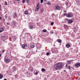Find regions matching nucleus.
I'll list each match as a JSON object with an SVG mask.
<instances>
[{
  "label": "nucleus",
  "instance_id": "nucleus-34",
  "mask_svg": "<svg viewBox=\"0 0 80 80\" xmlns=\"http://www.w3.org/2000/svg\"><path fill=\"white\" fill-rule=\"evenodd\" d=\"M25 0H23L22 1V3H25Z\"/></svg>",
  "mask_w": 80,
  "mask_h": 80
},
{
  "label": "nucleus",
  "instance_id": "nucleus-29",
  "mask_svg": "<svg viewBox=\"0 0 80 80\" xmlns=\"http://www.w3.org/2000/svg\"><path fill=\"white\" fill-rule=\"evenodd\" d=\"M50 33H53V31L52 30H51Z\"/></svg>",
  "mask_w": 80,
  "mask_h": 80
},
{
  "label": "nucleus",
  "instance_id": "nucleus-12",
  "mask_svg": "<svg viewBox=\"0 0 80 80\" xmlns=\"http://www.w3.org/2000/svg\"><path fill=\"white\" fill-rule=\"evenodd\" d=\"M3 31V28H0V33Z\"/></svg>",
  "mask_w": 80,
  "mask_h": 80
},
{
  "label": "nucleus",
  "instance_id": "nucleus-53",
  "mask_svg": "<svg viewBox=\"0 0 80 80\" xmlns=\"http://www.w3.org/2000/svg\"><path fill=\"white\" fill-rule=\"evenodd\" d=\"M3 21H5V19H3Z\"/></svg>",
  "mask_w": 80,
  "mask_h": 80
},
{
  "label": "nucleus",
  "instance_id": "nucleus-31",
  "mask_svg": "<svg viewBox=\"0 0 80 80\" xmlns=\"http://www.w3.org/2000/svg\"><path fill=\"white\" fill-rule=\"evenodd\" d=\"M8 19L9 20H11V18L10 16L8 17Z\"/></svg>",
  "mask_w": 80,
  "mask_h": 80
},
{
  "label": "nucleus",
  "instance_id": "nucleus-32",
  "mask_svg": "<svg viewBox=\"0 0 80 80\" xmlns=\"http://www.w3.org/2000/svg\"><path fill=\"white\" fill-rule=\"evenodd\" d=\"M53 23H54L53 22H51V25H53Z\"/></svg>",
  "mask_w": 80,
  "mask_h": 80
},
{
  "label": "nucleus",
  "instance_id": "nucleus-5",
  "mask_svg": "<svg viewBox=\"0 0 80 80\" xmlns=\"http://www.w3.org/2000/svg\"><path fill=\"white\" fill-rule=\"evenodd\" d=\"M36 46L38 49H40V48H41V45L39 43L37 44Z\"/></svg>",
  "mask_w": 80,
  "mask_h": 80
},
{
  "label": "nucleus",
  "instance_id": "nucleus-11",
  "mask_svg": "<svg viewBox=\"0 0 80 80\" xmlns=\"http://www.w3.org/2000/svg\"><path fill=\"white\" fill-rule=\"evenodd\" d=\"M68 1H67L65 3V4L66 6H67V5H68Z\"/></svg>",
  "mask_w": 80,
  "mask_h": 80
},
{
  "label": "nucleus",
  "instance_id": "nucleus-48",
  "mask_svg": "<svg viewBox=\"0 0 80 80\" xmlns=\"http://www.w3.org/2000/svg\"><path fill=\"white\" fill-rule=\"evenodd\" d=\"M78 80H80V77L78 78Z\"/></svg>",
  "mask_w": 80,
  "mask_h": 80
},
{
  "label": "nucleus",
  "instance_id": "nucleus-3",
  "mask_svg": "<svg viewBox=\"0 0 80 80\" xmlns=\"http://www.w3.org/2000/svg\"><path fill=\"white\" fill-rule=\"evenodd\" d=\"M4 60L5 62H6V63H9L11 61V60L10 59L6 58L5 57L4 58Z\"/></svg>",
  "mask_w": 80,
  "mask_h": 80
},
{
  "label": "nucleus",
  "instance_id": "nucleus-2",
  "mask_svg": "<svg viewBox=\"0 0 80 80\" xmlns=\"http://www.w3.org/2000/svg\"><path fill=\"white\" fill-rule=\"evenodd\" d=\"M52 51L53 53H57L58 52V50L57 48H52Z\"/></svg>",
  "mask_w": 80,
  "mask_h": 80
},
{
  "label": "nucleus",
  "instance_id": "nucleus-28",
  "mask_svg": "<svg viewBox=\"0 0 80 80\" xmlns=\"http://www.w3.org/2000/svg\"><path fill=\"white\" fill-rule=\"evenodd\" d=\"M43 32H47V30L46 29H43Z\"/></svg>",
  "mask_w": 80,
  "mask_h": 80
},
{
  "label": "nucleus",
  "instance_id": "nucleus-14",
  "mask_svg": "<svg viewBox=\"0 0 80 80\" xmlns=\"http://www.w3.org/2000/svg\"><path fill=\"white\" fill-rule=\"evenodd\" d=\"M12 23L14 25V26H16V25H17V23L15 22H12Z\"/></svg>",
  "mask_w": 80,
  "mask_h": 80
},
{
  "label": "nucleus",
  "instance_id": "nucleus-27",
  "mask_svg": "<svg viewBox=\"0 0 80 80\" xmlns=\"http://www.w3.org/2000/svg\"><path fill=\"white\" fill-rule=\"evenodd\" d=\"M14 14L15 17H17V13H15Z\"/></svg>",
  "mask_w": 80,
  "mask_h": 80
},
{
  "label": "nucleus",
  "instance_id": "nucleus-51",
  "mask_svg": "<svg viewBox=\"0 0 80 80\" xmlns=\"http://www.w3.org/2000/svg\"><path fill=\"white\" fill-rule=\"evenodd\" d=\"M0 19H2V18H1V17H0Z\"/></svg>",
  "mask_w": 80,
  "mask_h": 80
},
{
  "label": "nucleus",
  "instance_id": "nucleus-16",
  "mask_svg": "<svg viewBox=\"0 0 80 80\" xmlns=\"http://www.w3.org/2000/svg\"><path fill=\"white\" fill-rule=\"evenodd\" d=\"M67 15V11H64L63 15Z\"/></svg>",
  "mask_w": 80,
  "mask_h": 80
},
{
  "label": "nucleus",
  "instance_id": "nucleus-45",
  "mask_svg": "<svg viewBox=\"0 0 80 80\" xmlns=\"http://www.w3.org/2000/svg\"><path fill=\"white\" fill-rule=\"evenodd\" d=\"M1 7V4H0V10H1V8H0Z\"/></svg>",
  "mask_w": 80,
  "mask_h": 80
},
{
  "label": "nucleus",
  "instance_id": "nucleus-38",
  "mask_svg": "<svg viewBox=\"0 0 80 80\" xmlns=\"http://www.w3.org/2000/svg\"><path fill=\"white\" fill-rule=\"evenodd\" d=\"M26 1L28 3L29 2V0H26Z\"/></svg>",
  "mask_w": 80,
  "mask_h": 80
},
{
  "label": "nucleus",
  "instance_id": "nucleus-30",
  "mask_svg": "<svg viewBox=\"0 0 80 80\" xmlns=\"http://www.w3.org/2000/svg\"><path fill=\"white\" fill-rule=\"evenodd\" d=\"M18 77V75H16L15 76V78H17Z\"/></svg>",
  "mask_w": 80,
  "mask_h": 80
},
{
  "label": "nucleus",
  "instance_id": "nucleus-46",
  "mask_svg": "<svg viewBox=\"0 0 80 80\" xmlns=\"http://www.w3.org/2000/svg\"><path fill=\"white\" fill-rule=\"evenodd\" d=\"M28 72H26V74H27V75H28Z\"/></svg>",
  "mask_w": 80,
  "mask_h": 80
},
{
  "label": "nucleus",
  "instance_id": "nucleus-8",
  "mask_svg": "<svg viewBox=\"0 0 80 80\" xmlns=\"http://www.w3.org/2000/svg\"><path fill=\"white\" fill-rule=\"evenodd\" d=\"M39 3H38L37 5V7H36V11H38V9H39Z\"/></svg>",
  "mask_w": 80,
  "mask_h": 80
},
{
  "label": "nucleus",
  "instance_id": "nucleus-22",
  "mask_svg": "<svg viewBox=\"0 0 80 80\" xmlns=\"http://www.w3.org/2000/svg\"><path fill=\"white\" fill-rule=\"evenodd\" d=\"M45 69L43 68H42L41 69V71H42V72H45Z\"/></svg>",
  "mask_w": 80,
  "mask_h": 80
},
{
  "label": "nucleus",
  "instance_id": "nucleus-54",
  "mask_svg": "<svg viewBox=\"0 0 80 80\" xmlns=\"http://www.w3.org/2000/svg\"><path fill=\"white\" fill-rule=\"evenodd\" d=\"M36 52H37V50H36Z\"/></svg>",
  "mask_w": 80,
  "mask_h": 80
},
{
  "label": "nucleus",
  "instance_id": "nucleus-50",
  "mask_svg": "<svg viewBox=\"0 0 80 80\" xmlns=\"http://www.w3.org/2000/svg\"><path fill=\"white\" fill-rule=\"evenodd\" d=\"M16 1H17V2H18V1H19V0H16Z\"/></svg>",
  "mask_w": 80,
  "mask_h": 80
},
{
  "label": "nucleus",
  "instance_id": "nucleus-17",
  "mask_svg": "<svg viewBox=\"0 0 80 80\" xmlns=\"http://www.w3.org/2000/svg\"><path fill=\"white\" fill-rule=\"evenodd\" d=\"M29 28L30 29H32L33 28V26H32V25L30 26L29 27Z\"/></svg>",
  "mask_w": 80,
  "mask_h": 80
},
{
  "label": "nucleus",
  "instance_id": "nucleus-7",
  "mask_svg": "<svg viewBox=\"0 0 80 80\" xmlns=\"http://www.w3.org/2000/svg\"><path fill=\"white\" fill-rule=\"evenodd\" d=\"M22 48H25V47H28V45L27 44H25V45L22 44Z\"/></svg>",
  "mask_w": 80,
  "mask_h": 80
},
{
  "label": "nucleus",
  "instance_id": "nucleus-47",
  "mask_svg": "<svg viewBox=\"0 0 80 80\" xmlns=\"http://www.w3.org/2000/svg\"><path fill=\"white\" fill-rule=\"evenodd\" d=\"M2 57V55L0 54V57Z\"/></svg>",
  "mask_w": 80,
  "mask_h": 80
},
{
  "label": "nucleus",
  "instance_id": "nucleus-1",
  "mask_svg": "<svg viewBox=\"0 0 80 80\" xmlns=\"http://www.w3.org/2000/svg\"><path fill=\"white\" fill-rule=\"evenodd\" d=\"M63 66V64L62 62H58L54 65V67L56 70H60Z\"/></svg>",
  "mask_w": 80,
  "mask_h": 80
},
{
  "label": "nucleus",
  "instance_id": "nucleus-39",
  "mask_svg": "<svg viewBox=\"0 0 80 80\" xmlns=\"http://www.w3.org/2000/svg\"><path fill=\"white\" fill-rule=\"evenodd\" d=\"M7 25H10V23L9 22H7Z\"/></svg>",
  "mask_w": 80,
  "mask_h": 80
},
{
  "label": "nucleus",
  "instance_id": "nucleus-20",
  "mask_svg": "<svg viewBox=\"0 0 80 80\" xmlns=\"http://www.w3.org/2000/svg\"><path fill=\"white\" fill-rule=\"evenodd\" d=\"M58 43H61V42H62V40H61L60 39H58Z\"/></svg>",
  "mask_w": 80,
  "mask_h": 80
},
{
  "label": "nucleus",
  "instance_id": "nucleus-33",
  "mask_svg": "<svg viewBox=\"0 0 80 80\" xmlns=\"http://www.w3.org/2000/svg\"><path fill=\"white\" fill-rule=\"evenodd\" d=\"M43 2V0H41V3H42Z\"/></svg>",
  "mask_w": 80,
  "mask_h": 80
},
{
  "label": "nucleus",
  "instance_id": "nucleus-26",
  "mask_svg": "<svg viewBox=\"0 0 80 80\" xmlns=\"http://www.w3.org/2000/svg\"><path fill=\"white\" fill-rule=\"evenodd\" d=\"M5 5H7V1H5Z\"/></svg>",
  "mask_w": 80,
  "mask_h": 80
},
{
  "label": "nucleus",
  "instance_id": "nucleus-9",
  "mask_svg": "<svg viewBox=\"0 0 80 80\" xmlns=\"http://www.w3.org/2000/svg\"><path fill=\"white\" fill-rule=\"evenodd\" d=\"M12 71H13V72H15V70H16V67H13L12 68Z\"/></svg>",
  "mask_w": 80,
  "mask_h": 80
},
{
  "label": "nucleus",
  "instance_id": "nucleus-52",
  "mask_svg": "<svg viewBox=\"0 0 80 80\" xmlns=\"http://www.w3.org/2000/svg\"><path fill=\"white\" fill-rule=\"evenodd\" d=\"M67 65H68L67 64H66V66H67Z\"/></svg>",
  "mask_w": 80,
  "mask_h": 80
},
{
  "label": "nucleus",
  "instance_id": "nucleus-49",
  "mask_svg": "<svg viewBox=\"0 0 80 80\" xmlns=\"http://www.w3.org/2000/svg\"><path fill=\"white\" fill-rule=\"evenodd\" d=\"M4 80H7V79H4Z\"/></svg>",
  "mask_w": 80,
  "mask_h": 80
},
{
  "label": "nucleus",
  "instance_id": "nucleus-4",
  "mask_svg": "<svg viewBox=\"0 0 80 80\" xmlns=\"http://www.w3.org/2000/svg\"><path fill=\"white\" fill-rule=\"evenodd\" d=\"M73 16V14H66V17L68 18L72 17Z\"/></svg>",
  "mask_w": 80,
  "mask_h": 80
},
{
  "label": "nucleus",
  "instance_id": "nucleus-44",
  "mask_svg": "<svg viewBox=\"0 0 80 80\" xmlns=\"http://www.w3.org/2000/svg\"><path fill=\"white\" fill-rule=\"evenodd\" d=\"M4 52H5V50H3L2 51V53H4Z\"/></svg>",
  "mask_w": 80,
  "mask_h": 80
},
{
  "label": "nucleus",
  "instance_id": "nucleus-19",
  "mask_svg": "<svg viewBox=\"0 0 80 80\" xmlns=\"http://www.w3.org/2000/svg\"><path fill=\"white\" fill-rule=\"evenodd\" d=\"M72 22H73L72 20H69L68 21V23H72Z\"/></svg>",
  "mask_w": 80,
  "mask_h": 80
},
{
  "label": "nucleus",
  "instance_id": "nucleus-25",
  "mask_svg": "<svg viewBox=\"0 0 80 80\" xmlns=\"http://www.w3.org/2000/svg\"><path fill=\"white\" fill-rule=\"evenodd\" d=\"M47 4H48V5L49 6L50 5V3L48 2H47Z\"/></svg>",
  "mask_w": 80,
  "mask_h": 80
},
{
  "label": "nucleus",
  "instance_id": "nucleus-23",
  "mask_svg": "<svg viewBox=\"0 0 80 80\" xmlns=\"http://www.w3.org/2000/svg\"><path fill=\"white\" fill-rule=\"evenodd\" d=\"M3 78V75H1V74H0V79H2Z\"/></svg>",
  "mask_w": 80,
  "mask_h": 80
},
{
  "label": "nucleus",
  "instance_id": "nucleus-15",
  "mask_svg": "<svg viewBox=\"0 0 80 80\" xmlns=\"http://www.w3.org/2000/svg\"><path fill=\"white\" fill-rule=\"evenodd\" d=\"M30 47L31 48H33L35 47V45H31L30 46Z\"/></svg>",
  "mask_w": 80,
  "mask_h": 80
},
{
  "label": "nucleus",
  "instance_id": "nucleus-36",
  "mask_svg": "<svg viewBox=\"0 0 80 80\" xmlns=\"http://www.w3.org/2000/svg\"><path fill=\"white\" fill-rule=\"evenodd\" d=\"M49 52H47V54H46V55H49Z\"/></svg>",
  "mask_w": 80,
  "mask_h": 80
},
{
  "label": "nucleus",
  "instance_id": "nucleus-10",
  "mask_svg": "<svg viewBox=\"0 0 80 80\" xmlns=\"http://www.w3.org/2000/svg\"><path fill=\"white\" fill-rule=\"evenodd\" d=\"M75 66L76 67H79L80 66V63H78V64H76L75 65Z\"/></svg>",
  "mask_w": 80,
  "mask_h": 80
},
{
  "label": "nucleus",
  "instance_id": "nucleus-21",
  "mask_svg": "<svg viewBox=\"0 0 80 80\" xmlns=\"http://www.w3.org/2000/svg\"><path fill=\"white\" fill-rule=\"evenodd\" d=\"M68 64H71V61H68Z\"/></svg>",
  "mask_w": 80,
  "mask_h": 80
},
{
  "label": "nucleus",
  "instance_id": "nucleus-40",
  "mask_svg": "<svg viewBox=\"0 0 80 80\" xmlns=\"http://www.w3.org/2000/svg\"><path fill=\"white\" fill-rule=\"evenodd\" d=\"M11 27H13V28H14V26H13V24H11Z\"/></svg>",
  "mask_w": 80,
  "mask_h": 80
},
{
  "label": "nucleus",
  "instance_id": "nucleus-41",
  "mask_svg": "<svg viewBox=\"0 0 80 80\" xmlns=\"http://www.w3.org/2000/svg\"><path fill=\"white\" fill-rule=\"evenodd\" d=\"M38 73V72H36L35 73V75H37Z\"/></svg>",
  "mask_w": 80,
  "mask_h": 80
},
{
  "label": "nucleus",
  "instance_id": "nucleus-37",
  "mask_svg": "<svg viewBox=\"0 0 80 80\" xmlns=\"http://www.w3.org/2000/svg\"><path fill=\"white\" fill-rule=\"evenodd\" d=\"M41 12H43V9H42V10L41 11Z\"/></svg>",
  "mask_w": 80,
  "mask_h": 80
},
{
  "label": "nucleus",
  "instance_id": "nucleus-35",
  "mask_svg": "<svg viewBox=\"0 0 80 80\" xmlns=\"http://www.w3.org/2000/svg\"><path fill=\"white\" fill-rule=\"evenodd\" d=\"M5 18H6V19H7V15L5 16Z\"/></svg>",
  "mask_w": 80,
  "mask_h": 80
},
{
  "label": "nucleus",
  "instance_id": "nucleus-43",
  "mask_svg": "<svg viewBox=\"0 0 80 80\" xmlns=\"http://www.w3.org/2000/svg\"><path fill=\"white\" fill-rule=\"evenodd\" d=\"M68 68H69V70H70V68H71L70 66H68Z\"/></svg>",
  "mask_w": 80,
  "mask_h": 80
},
{
  "label": "nucleus",
  "instance_id": "nucleus-18",
  "mask_svg": "<svg viewBox=\"0 0 80 80\" xmlns=\"http://www.w3.org/2000/svg\"><path fill=\"white\" fill-rule=\"evenodd\" d=\"M70 44H68L66 45V47L67 48H69L70 47Z\"/></svg>",
  "mask_w": 80,
  "mask_h": 80
},
{
  "label": "nucleus",
  "instance_id": "nucleus-42",
  "mask_svg": "<svg viewBox=\"0 0 80 80\" xmlns=\"http://www.w3.org/2000/svg\"><path fill=\"white\" fill-rule=\"evenodd\" d=\"M1 37V38H4L5 36H2Z\"/></svg>",
  "mask_w": 80,
  "mask_h": 80
},
{
  "label": "nucleus",
  "instance_id": "nucleus-24",
  "mask_svg": "<svg viewBox=\"0 0 80 80\" xmlns=\"http://www.w3.org/2000/svg\"><path fill=\"white\" fill-rule=\"evenodd\" d=\"M64 27L65 28H67L68 27V26L67 25H64Z\"/></svg>",
  "mask_w": 80,
  "mask_h": 80
},
{
  "label": "nucleus",
  "instance_id": "nucleus-13",
  "mask_svg": "<svg viewBox=\"0 0 80 80\" xmlns=\"http://www.w3.org/2000/svg\"><path fill=\"white\" fill-rule=\"evenodd\" d=\"M28 13V11H26L24 12V14L25 15H27Z\"/></svg>",
  "mask_w": 80,
  "mask_h": 80
},
{
  "label": "nucleus",
  "instance_id": "nucleus-6",
  "mask_svg": "<svg viewBox=\"0 0 80 80\" xmlns=\"http://www.w3.org/2000/svg\"><path fill=\"white\" fill-rule=\"evenodd\" d=\"M55 9L56 10H59L60 9V7L58 6V5H57L55 6Z\"/></svg>",
  "mask_w": 80,
  "mask_h": 80
}]
</instances>
